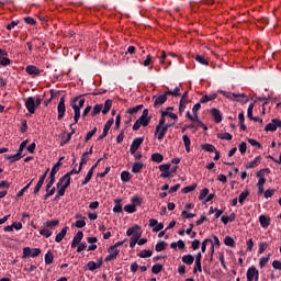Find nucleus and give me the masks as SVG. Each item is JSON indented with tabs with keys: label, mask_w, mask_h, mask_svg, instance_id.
I'll list each match as a JSON object with an SVG mask.
<instances>
[{
	"label": "nucleus",
	"mask_w": 281,
	"mask_h": 281,
	"mask_svg": "<svg viewBox=\"0 0 281 281\" xmlns=\"http://www.w3.org/2000/svg\"><path fill=\"white\" fill-rule=\"evenodd\" d=\"M126 236H131L130 247L131 249H134V247L137 245V240L142 238V233H139V226L135 225L127 228Z\"/></svg>",
	"instance_id": "nucleus-1"
},
{
	"label": "nucleus",
	"mask_w": 281,
	"mask_h": 281,
	"mask_svg": "<svg viewBox=\"0 0 281 281\" xmlns=\"http://www.w3.org/2000/svg\"><path fill=\"white\" fill-rule=\"evenodd\" d=\"M151 117L148 116V109H145L140 117L134 123L133 131H139L142 126H148L150 124Z\"/></svg>",
	"instance_id": "nucleus-2"
},
{
	"label": "nucleus",
	"mask_w": 281,
	"mask_h": 281,
	"mask_svg": "<svg viewBox=\"0 0 281 281\" xmlns=\"http://www.w3.org/2000/svg\"><path fill=\"white\" fill-rule=\"evenodd\" d=\"M37 256H41V248H30L24 247L23 248V255L22 259L25 260L26 258H36Z\"/></svg>",
	"instance_id": "nucleus-3"
},
{
	"label": "nucleus",
	"mask_w": 281,
	"mask_h": 281,
	"mask_svg": "<svg viewBox=\"0 0 281 281\" xmlns=\"http://www.w3.org/2000/svg\"><path fill=\"white\" fill-rule=\"evenodd\" d=\"M259 276L260 273L258 272V269H256V267H250L248 268L247 272H246V278L247 281H258L259 280Z\"/></svg>",
	"instance_id": "nucleus-4"
},
{
	"label": "nucleus",
	"mask_w": 281,
	"mask_h": 281,
	"mask_svg": "<svg viewBox=\"0 0 281 281\" xmlns=\"http://www.w3.org/2000/svg\"><path fill=\"white\" fill-rule=\"evenodd\" d=\"M142 144H144V137L134 138L130 147L131 155H135L137 150H139V146H142Z\"/></svg>",
	"instance_id": "nucleus-5"
},
{
	"label": "nucleus",
	"mask_w": 281,
	"mask_h": 281,
	"mask_svg": "<svg viewBox=\"0 0 281 281\" xmlns=\"http://www.w3.org/2000/svg\"><path fill=\"white\" fill-rule=\"evenodd\" d=\"M66 111H67V108L65 106V97H61L57 105V113H58L57 120H63V117H65Z\"/></svg>",
	"instance_id": "nucleus-6"
},
{
	"label": "nucleus",
	"mask_w": 281,
	"mask_h": 281,
	"mask_svg": "<svg viewBox=\"0 0 281 281\" xmlns=\"http://www.w3.org/2000/svg\"><path fill=\"white\" fill-rule=\"evenodd\" d=\"M217 93H221L222 95H224V98H227V100H236V98H247V94L245 93L237 94L235 92H227L225 90H218Z\"/></svg>",
	"instance_id": "nucleus-7"
},
{
	"label": "nucleus",
	"mask_w": 281,
	"mask_h": 281,
	"mask_svg": "<svg viewBox=\"0 0 281 281\" xmlns=\"http://www.w3.org/2000/svg\"><path fill=\"white\" fill-rule=\"evenodd\" d=\"M108 254L109 255L105 257V262H111V260H115L117 256H120V249L110 246L108 249Z\"/></svg>",
	"instance_id": "nucleus-8"
},
{
	"label": "nucleus",
	"mask_w": 281,
	"mask_h": 281,
	"mask_svg": "<svg viewBox=\"0 0 281 281\" xmlns=\"http://www.w3.org/2000/svg\"><path fill=\"white\" fill-rule=\"evenodd\" d=\"M272 267H273L274 270L271 273V280L272 281H278V280H280V274H278V270L281 271V262L278 261V260H274L272 262Z\"/></svg>",
	"instance_id": "nucleus-9"
},
{
	"label": "nucleus",
	"mask_w": 281,
	"mask_h": 281,
	"mask_svg": "<svg viewBox=\"0 0 281 281\" xmlns=\"http://www.w3.org/2000/svg\"><path fill=\"white\" fill-rule=\"evenodd\" d=\"M25 71L29 76H32V78H36V76H41L43 70L34 65H29L25 67Z\"/></svg>",
	"instance_id": "nucleus-10"
},
{
	"label": "nucleus",
	"mask_w": 281,
	"mask_h": 281,
	"mask_svg": "<svg viewBox=\"0 0 281 281\" xmlns=\"http://www.w3.org/2000/svg\"><path fill=\"white\" fill-rule=\"evenodd\" d=\"M25 108L27 109L29 113H36V100L33 97H29L25 102Z\"/></svg>",
	"instance_id": "nucleus-11"
},
{
	"label": "nucleus",
	"mask_w": 281,
	"mask_h": 281,
	"mask_svg": "<svg viewBox=\"0 0 281 281\" xmlns=\"http://www.w3.org/2000/svg\"><path fill=\"white\" fill-rule=\"evenodd\" d=\"M166 133H168V126L156 125L155 135H157V139L161 142L164 137H166Z\"/></svg>",
	"instance_id": "nucleus-12"
},
{
	"label": "nucleus",
	"mask_w": 281,
	"mask_h": 281,
	"mask_svg": "<svg viewBox=\"0 0 281 281\" xmlns=\"http://www.w3.org/2000/svg\"><path fill=\"white\" fill-rule=\"evenodd\" d=\"M80 172H82L81 167H79L78 169L74 168L72 170H70L69 172H67L65 176L60 178V183H63L64 181H68L69 183H71V176L80 175Z\"/></svg>",
	"instance_id": "nucleus-13"
},
{
	"label": "nucleus",
	"mask_w": 281,
	"mask_h": 281,
	"mask_svg": "<svg viewBox=\"0 0 281 281\" xmlns=\"http://www.w3.org/2000/svg\"><path fill=\"white\" fill-rule=\"evenodd\" d=\"M278 127H281V121L278 119H273L268 125H266L265 131H271V133H273L278 131Z\"/></svg>",
	"instance_id": "nucleus-14"
},
{
	"label": "nucleus",
	"mask_w": 281,
	"mask_h": 281,
	"mask_svg": "<svg viewBox=\"0 0 281 281\" xmlns=\"http://www.w3.org/2000/svg\"><path fill=\"white\" fill-rule=\"evenodd\" d=\"M115 121L113 120V119H110V120H108L106 121V123H105V125H104V127H103V133H102V135H100L99 137H98V142H100L101 139H104V137H106V135H109V131H111V126H113V123H114Z\"/></svg>",
	"instance_id": "nucleus-15"
},
{
	"label": "nucleus",
	"mask_w": 281,
	"mask_h": 281,
	"mask_svg": "<svg viewBox=\"0 0 281 281\" xmlns=\"http://www.w3.org/2000/svg\"><path fill=\"white\" fill-rule=\"evenodd\" d=\"M82 238H85V233H82V231H79L72 238L71 248L76 249V247L82 243Z\"/></svg>",
	"instance_id": "nucleus-16"
},
{
	"label": "nucleus",
	"mask_w": 281,
	"mask_h": 281,
	"mask_svg": "<svg viewBox=\"0 0 281 281\" xmlns=\"http://www.w3.org/2000/svg\"><path fill=\"white\" fill-rule=\"evenodd\" d=\"M69 186H71V182L66 181V183L63 184V182H60V179H59V181L57 182L58 196H65V192L67 191Z\"/></svg>",
	"instance_id": "nucleus-17"
},
{
	"label": "nucleus",
	"mask_w": 281,
	"mask_h": 281,
	"mask_svg": "<svg viewBox=\"0 0 281 281\" xmlns=\"http://www.w3.org/2000/svg\"><path fill=\"white\" fill-rule=\"evenodd\" d=\"M159 170H160V172H162V173H160V177L162 179H168V177H170V175H171L170 164L160 165Z\"/></svg>",
	"instance_id": "nucleus-18"
},
{
	"label": "nucleus",
	"mask_w": 281,
	"mask_h": 281,
	"mask_svg": "<svg viewBox=\"0 0 281 281\" xmlns=\"http://www.w3.org/2000/svg\"><path fill=\"white\" fill-rule=\"evenodd\" d=\"M211 115L216 124H221V122H223V114H221V110L216 108L211 109Z\"/></svg>",
	"instance_id": "nucleus-19"
},
{
	"label": "nucleus",
	"mask_w": 281,
	"mask_h": 281,
	"mask_svg": "<svg viewBox=\"0 0 281 281\" xmlns=\"http://www.w3.org/2000/svg\"><path fill=\"white\" fill-rule=\"evenodd\" d=\"M149 227H153V232H161L164 228V223H159L157 220L151 218L149 220Z\"/></svg>",
	"instance_id": "nucleus-20"
},
{
	"label": "nucleus",
	"mask_w": 281,
	"mask_h": 281,
	"mask_svg": "<svg viewBox=\"0 0 281 281\" xmlns=\"http://www.w3.org/2000/svg\"><path fill=\"white\" fill-rule=\"evenodd\" d=\"M24 156L25 155L16 151V154H14V155L5 156V159H8V161H10V164H16V161H21V159H23Z\"/></svg>",
	"instance_id": "nucleus-21"
},
{
	"label": "nucleus",
	"mask_w": 281,
	"mask_h": 281,
	"mask_svg": "<svg viewBox=\"0 0 281 281\" xmlns=\"http://www.w3.org/2000/svg\"><path fill=\"white\" fill-rule=\"evenodd\" d=\"M168 95H169V94H166V92H165L164 94H160V95L156 97V99H155V101H154V106H155V108L161 106V104H164L165 102H167Z\"/></svg>",
	"instance_id": "nucleus-22"
},
{
	"label": "nucleus",
	"mask_w": 281,
	"mask_h": 281,
	"mask_svg": "<svg viewBox=\"0 0 281 281\" xmlns=\"http://www.w3.org/2000/svg\"><path fill=\"white\" fill-rule=\"evenodd\" d=\"M207 243H211L212 245V255H214V240H212L211 238H206L202 241V254H205L206 249H207ZM211 255V260H213V256Z\"/></svg>",
	"instance_id": "nucleus-23"
},
{
	"label": "nucleus",
	"mask_w": 281,
	"mask_h": 281,
	"mask_svg": "<svg viewBox=\"0 0 281 281\" xmlns=\"http://www.w3.org/2000/svg\"><path fill=\"white\" fill-rule=\"evenodd\" d=\"M67 232H69V226H65L55 237V243H63V238L67 236Z\"/></svg>",
	"instance_id": "nucleus-24"
},
{
	"label": "nucleus",
	"mask_w": 281,
	"mask_h": 281,
	"mask_svg": "<svg viewBox=\"0 0 281 281\" xmlns=\"http://www.w3.org/2000/svg\"><path fill=\"white\" fill-rule=\"evenodd\" d=\"M216 98H218V94L216 92L211 93V94H204L200 99V102H201V104H205V102H212V100H216Z\"/></svg>",
	"instance_id": "nucleus-25"
},
{
	"label": "nucleus",
	"mask_w": 281,
	"mask_h": 281,
	"mask_svg": "<svg viewBox=\"0 0 281 281\" xmlns=\"http://www.w3.org/2000/svg\"><path fill=\"white\" fill-rule=\"evenodd\" d=\"M182 262L183 265H188V267H190L191 265H194V256L192 255L182 256Z\"/></svg>",
	"instance_id": "nucleus-26"
},
{
	"label": "nucleus",
	"mask_w": 281,
	"mask_h": 281,
	"mask_svg": "<svg viewBox=\"0 0 281 281\" xmlns=\"http://www.w3.org/2000/svg\"><path fill=\"white\" fill-rule=\"evenodd\" d=\"M269 25V18H261L257 20V27H260V30H265Z\"/></svg>",
	"instance_id": "nucleus-27"
},
{
	"label": "nucleus",
	"mask_w": 281,
	"mask_h": 281,
	"mask_svg": "<svg viewBox=\"0 0 281 281\" xmlns=\"http://www.w3.org/2000/svg\"><path fill=\"white\" fill-rule=\"evenodd\" d=\"M45 265H53L54 263V252L48 250L47 254L44 256Z\"/></svg>",
	"instance_id": "nucleus-28"
},
{
	"label": "nucleus",
	"mask_w": 281,
	"mask_h": 281,
	"mask_svg": "<svg viewBox=\"0 0 281 281\" xmlns=\"http://www.w3.org/2000/svg\"><path fill=\"white\" fill-rule=\"evenodd\" d=\"M166 95H172L173 98H178L181 95V87H176L173 90L166 91Z\"/></svg>",
	"instance_id": "nucleus-29"
},
{
	"label": "nucleus",
	"mask_w": 281,
	"mask_h": 281,
	"mask_svg": "<svg viewBox=\"0 0 281 281\" xmlns=\"http://www.w3.org/2000/svg\"><path fill=\"white\" fill-rule=\"evenodd\" d=\"M143 168H144V162H134L132 166V172L134 175H137V172H142Z\"/></svg>",
	"instance_id": "nucleus-30"
},
{
	"label": "nucleus",
	"mask_w": 281,
	"mask_h": 281,
	"mask_svg": "<svg viewBox=\"0 0 281 281\" xmlns=\"http://www.w3.org/2000/svg\"><path fill=\"white\" fill-rule=\"evenodd\" d=\"M111 106H113V101L111 99L105 100L104 108L102 109L103 115H106L111 111Z\"/></svg>",
	"instance_id": "nucleus-31"
},
{
	"label": "nucleus",
	"mask_w": 281,
	"mask_h": 281,
	"mask_svg": "<svg viewBox=\"0 0 281 281\" xmlns=\"http://www.w3.org/2000/svg\"><path fill=\"white\" fill-rule=\"evenodd\" d=\"M72 109L75 111V116H74L75 124H78V120H80V106H78V104L74 103Z\"/></svg>",
	"instance_id": "nucleus-32"
},
{
	"label": "nucleus",
	"mask_w": 281,
	"mask_h": 281,
	"mask_svg": "<svg viewBox=\"0 0 281 281\" xmlns=\"http://www.w3.org/2000/svg\"><path fill=\"white\" fill-rule=\"evenodd\" d=\"M202 150H205L206 153H216V147L212 144H203L201 145Z\"/></svg>",
	"instance_id": "nucleus-33"
},
{
	"label": "nucleus",
	"mask_w": 281,
	"mask_h": 281,
	"mask_svg": "<svg viewBox=\"0 0 281 281\" xmlns=\"http://www.w3.org/2000/svg\"><path fill=\"white\" fill-rule=\"evenodd\" d=\"M142 109H144V104H138L132 109H127L126 113H128L130 115H135L137 112L142 111Z\"/></svg>",
	"instance_id": "nucleus-34"
},
{
	"label": "nucleus",
	"mask_w": 281,
	"mask_h": 281,
	"mask_svg": "<svg viewBox=\"0 0 281 281\" xmlns=\"http://www.w3.org/2000/svg\"><path fill=\"white\" fill-rule=\"evenodd\" d=\"M114 203H115V205L113 207V212H114V214H120V212H122V200L116 199V200H114Z\"/></svg>",
	"instance_id": "nucleus-35"
},
{
	"label": "nucleus",
	"mask_w": 281,
	"mask_h": 281,
	"mask_svg": "<svg viewBox=\"0 0 281 281\" xmlns=\"http://www.w3.org/2000/svg\"><path fill=\"white\" fill-rule=\"evenodd\" d=\"M60 221L58 220H53V221H47L44 223V226H46L48 229H54L56 225H59Z\"/></svg>",
	"instance_id": "nucleus-36"
},
{
	"label": "nucleus",
	"mask_w": 281,
	"mask_h": 281,
	"mask_svg": "<svg viewBox=\"0 0 281 281\" xmlns=\"http://www.w3.org/2000/svg\"><path fill=\"white\" fill-rule=\"evenodd\" d=\"M259 223H260L261 227H267L268 225H270V220L266 215H260Z\"/></svg>",
	"instance_id": "nucleus-37"
},
{
	"label": "nucleus",
	"mask_w": 281,
	"mask_h": 281,
	"mask_svg": "<svg viewBox=\"0 0 281 281\" xmlns=\"http://www.w3.org/2000/svg\"><path fill=\"white\" fill-rule=\"evenodd\" d=\"M151 161H155L156 164H161V161H164V155H161L159 153L153 154Z\"/></svg>",
	"instance_id": "nucleus-38"
},
{
	"label": "nucleus",
	"mask_w": 281,
	"mask_h": 281,
	"mask_svg": "<svg viewBox=\"0 0 281 281\" xmlns=\"http://www.w3.org/2000/svg\"><path fill=\"white\" fill-rule=\"evenodd\" d=\"M161 271H164V266L161 263H156L151 268V273L155 276H157V273H161Z\"/></svg>",
	"instance_id": "nucleus-39"
},
{
	"label": "nucleus",
	"mask_w": 281,
	"mask_h": 281,
	"mask_svg": "<svg viewBox=\"0 0 281 281\" xmlns=\"http://www.w3.org/2000/svg\"><path fill=\"white\" fill-rule=\"evenodd\" d=\"M121 181H123V183H128V181H131V172L122 171L121 172Z\"/></svg>",
	"instance_id": "nucleus-40"
},
{
	"label": "nucleus",
	"mask_w": 281,
	"mask_h": 281,
	"mask_svg": "<svg viewBox=\"0 0 281 281\" xmlns=\"http://www.w3.org/2000/svg\"><path fill=\"white\" fill-rule=\"evenodd\" d=\"M196 190V183H193L191 186L184 187L182 189V194H190V192H194Z\"/></svg>",
	"instance_id": "nucleus-41"
},
{
	"label": "nucleus",
	"mask_w": 281,
	"mask_h": 281,
	"mask_svg": "<svg viewBox=\"0 0 281 281\" xmlns=\"http://www.w3.org/2000/svg\"><path fill=\"white\" fill-rule=\"evenodd\" d=\"M124 212H127V214H135V212H137V209L134 204H126L124 206Z\"/></svg>",
	"instance_id": "nucleus-42"
},
{
	"label": "nucleus",
	"mask_w": 281,
	"mask_h": 281,
	"mask_svg": "<svg viewBox=\"0 0 281 281\" xmlns=\"http://www.w3.org/2000/svg\"><path fill=\"white\" fill-rule=\"evenodd\" d=\"M32 181H33V180H32ZM32 181L29 182L24 188H22V189L16 193L18 199H21V196H23V194H25V192H27V190H30V187L32 186Z\"/></svg>",
	"instance_id": "nucleus-43"
},
{
	"label": "nucleus",
	"mask_w": 281,
	"mask_h": 281,
	"mask_svg": "<svg viewBox=\"0 0 281 281\" xmlns=\"http://www.w3.org/2000/svg\"><path fill=\"white\" fill-rule=\"evenodd\" d=\"M217 138L218 139H226V142H232L233 136H232V134L226 132V133L217 134Z\"/></svg>",
	"instance_id": "nucleus-44"
},
{
	"label": "nucleus",
	"mask_w": 281,
	"mask_h": 281,
	"mask_svg": "<svg viewBox=\"0 0 281 281\" xmlns=\"http://www.w3.org/2000/svg\"><path fill=\"white\" fill-rule=\"evenodd\" d=\"M207 194H210V189H207V188L202 189L200 192V195H199V200L205 201L207 199Z\"/></svg>",
	"instance_id": "nucleus-45"
},
{
	"label": "nucleus",
	"mask_w": 281,
	"mask_h": 281,
	"mask_svg": "<svg viewBox=\"0 0 281 281\" xmlns=\"http://www.w3.org/2000/svg\"><path fill=\"white\" fill-rule=\"evenodd\" d=\"M249 196V192L247 190L243 191L239 196H238V202L240 203V205H243V203H245V200Z\"/></svg>",
	"instance_id": "nucleus-46"
},
{
	"label": "nucleus",
	"mask_w": 281,
	"mask_h": 281,
	"mask_svg": "<svg viewBox=\"0 0 281 281\" xmlns=\"http://www.w3.org/2000/svg\"><path fill=\"white\" fill-rule=\"evenodd\" d=\"M103 108H104V105H102V104H95L91 112V115L93 117H95V115H99V113L102 111Z\"/></svg>",
	"instance_id": "nucleus-47"
},
{
	"label": "nucleus",
	"mask_w": 281,
	"mask_h": 281,
	"mask_svg": "<svg viewBox=\"0 0 281 281\" xmlns=\"http://www.w3.org/2000/svg\"><path fill=\"white\" fill-rule=\"evenodd\" d=\"M91 177H93V169H90L87 173V176L85 177L83 181L81 182V186H87V183H89V181H91Z\"/></svg>",
	"instance_id": "nucleus-48"
},
{
	"label": "nucleus",
	"mask_w": 281,
	"mask_h": 281,
	"mask_svg": "<svg viewBox=\"0 0 281 281\" xmlns=\"http://www.w3.org/2000/svg\"><path fill=\"white\" fill-rule=\"evenodd\" d=\"M270 258H271V255H268V256H266V257H261V258L259 259V267H260L261 269H262L263 267H266V266H267V262H269Z\"/></svg>",
	"instance_id": "nucleus-49"
},
{
	"label": "nucleus",
	"mask_w": 281,
	"mask_h": 281,
	"mask_svg": "<svg viewBox=\"0 0 281 281\" xmlns=\"http://www.w3.org/2000/svg\"><path fill=\"white\" fill-rule=\"evenodd\" d=\"M259 164H260V157H256L254 161L246 164V168H256Z\"/></svg>",
	"instance_id": "nucleus-50"
},
{
	"label": "nucleus",
	"mask_w": 281,
	"mask_h": 281,
	"mask_svg": "<svg viewBox=\"0 0 281 281\" xmlns=\"http://www.w3.org/2000/svg\"><path fill=\"white\" fill-rule=\"evenodd\" d=\"M86 269L88 271H95V269H100L98 267V265L95 263V261H89L87 265H86Z\"/></svg>",
	"instance_id": "nucleus-51"
},
{
	"label": "nucleus",
	"mask_w": 281,
	"mask_h": 281,
	"mask_svg": "<svg viewBox=\"0 0 281 281\" xmlns=\"http://www.w3.org/2000/svg\"><path fill=\"white\" fill-rule=\"evenodd\" d=\"M195 60H196V63H200V65H204L205 67H207V65H210V61H207V59H205L201 55H196Z\"/></svg>",
	"instance_id": "nucleus-52"
},
{
	"label": "nucleus",
	"mask_w": 281,
	"mask_h": 281,
	"mask_svg": "<svg viewBox=\"0 0 281 281\" xmlns=\"http://www.w3.org/2000/svg\"><path fill=\"white\" fill-rule=\"evenodd\" d=\"M201 110V103H195L192 108V113L195 120H199V111Z\"/></svg>",
	"instance_id": "nucleus-53"
},
{
	"label": "nucleus",
	"mask_w": 281,
	"mask_h": 281,
	"mask_svg": "<svg viewBox=\"0 0 281 281\" xmlns=\"http://www.w3.org/2000/svg\"><path fill=\"white\" fill-rule=\"evenodd\" d=\"M224 245H226V247H234V245H236V241H234V238L226 236L224 238Z\"/></svg>",
	"instance_id": "nucleus-54"
},
{
	"label": "nucleus",
	"mask_w": 281,
	"mask_h": 281,
	"mask_svg": "<svg viewBox=\"0 0 281 281\" xmlns=\"http://www.w3.org/2000/svg\"><path fill=\"white\" fill-rule=\"evenodd\" d=\"M98 133V127H93L90 132L86 134L85 142H89L93 135Z\"/></svg>",
	"instance_id": "nucleus-55"
},
{
	"label": "nucleus",
	"mask_w": 281,
	"mask_h": 281,
	"mask_svg": "<svg viewBox=\"0 0 281 281\" xmlns=\"http://www.w3.org/2000/svg\"><path fill=\"white\" fill-rule=\"evenodd\" d=\"M8 65H12V60L8 57H0V66L8 67Z\"/></svg>",
	"instance_id": "nucleus-56"
},
{
	"label": "nucleus",
	"mask_w": 281,
	"mask_h": 281,
	"mask_svg": "<svg viewBox=\"0 0 281 281\" xmlns=\"http://www.w3.org/2000/svg\"><path fill=\"white\" fill-rule=\"evenodd\" d=\"M81 98H82V95L75 97L72 99V102H78L77 106H79V109H82V106H85V98H82V99Z\"/></svg>",
	"instance_id": "nucleus-57"
},
{
	"label": "nucleus",
	"mask_w": 281,
	"mask_h": 281,
	"mask_svg": "<svg viewBox=\"0 0 281 281\" xmlns=\"http://www.w3.org/2000/svg\"><path fill=\"white\" fill-rule=\"evenodd\" d=\"M150 256H153V250H142L138 254V258H150Z\"/></svg>",
	"instance_id": "nucleus-58"
},
{
	"label": "nucleus",
	"mask_w": 281,
	"mask_h": 281,
	"mask_svg": "<svg viewBox=\"0 0 281 281\" xmlns=\"http://www.w3.org/2000/svg\"><path fill=\"white\" fill-rule=\"evenodd\" d=\"M166 241H158L155 246V250L156 251H164V249H166Z\"/></svg>",
	"instance_id": "nucleus-59"
},
{
	"label": "nucleus",
	"mask_w": 281,
	"mask_h": 281,
	"mask_svg": "<svg viewBox=\"0 0 281 281\" xmlns=\"http://www.w3.org/2000/svg\"><path fill=\"white\" fill-rule=\"evenodd\" d=\"M196 271H199V273L203 272V268L201 266V261H195V263H194L193 273H196Z\"/></svg>",
	"instance_id": "nucleus-60"
},
{
	"label": "nucleus",
	"mask_w": 281,
	"mask_h": 281,
	"mask_svg": "<svg viewBox=\"0 0 281 281\" xmlns=\"http://www.w3.org/2000/svg\"><path fill=\"white\" fill-rule=\"evenodd\" d=\"M267 247H269V245L267 244V241H261V243L259 244L258 254H265V251L267 250Z\"/></svg>",
	"instance_id": "nucleus-61"
},
{
	"label": "nucleus",
	"mask_w": 281,
	"mask_h": 281,
	"mask_svg": "<svg viewBox=\"0 0 281 281\" xmlns=\"http://www.w3.org/2000/svg\"><path fill=\"white\" fill-rule=\"evenodd\" d=\"M24 23L27 25H36V20L32 16H26L23 19Z\"/></svg>",
	"instance_id": "nucleus-62"
},
{
	"label": "nucleus",
	"mask_w": 281,
	"mask_h": 281,
	"mask_svg": "<svg viewBox=\"0 0 281 281\" xmlns=\"http://www.w3.org/2000/svg\"><path fill=\"white\" fill-rule=\"evenodd\" d=\"M41 236H44L45 238H49L52 236V231L47 229V228H43L40 231Z\"/></svg>",
	"instance_id": "nucleus-63"
},
{
	"label": "nucleus",
	"mask_w": 281,
	"mask_h": 281,
	"mask_svg": "<svg viewBox=\"0 0 281 281\" xmlns=\"http://www.w3.org/2000/svg\"><path fill=\"white\" fill-rule=\"evenodd\" d=\"M131 202L133 203V205H135V207H137V205H142V199L137 195L133 196L131 199Z\"/></svg>",
	"instance_id": "nucleus-64"
}]
</instances>
